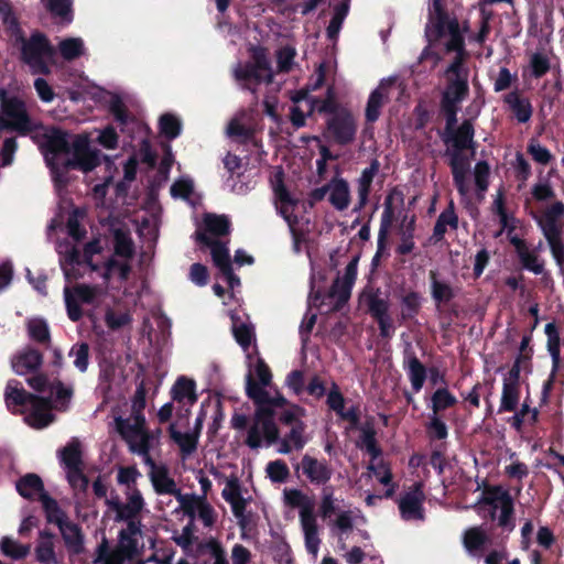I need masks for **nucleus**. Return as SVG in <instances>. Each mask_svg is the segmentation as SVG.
Masks as SVG:
<instances>
[{"instance_id":"nucleus-1","label":"nucleus","mask_w":564,"mask_h":564,"mask_svg":"<svg viewBox=\"0 0 564 564\" xmlns=\"http://www.w3.org/2000/svg\"><path fill=\"white\" fill-rule=\"evenodd\" d=\"M474 137L475 129L470 119H465L459 127L441 135L447 145L445 156L448 158L454 185L462 196H466L469 192L466 181L470 164L464 151L474 149Z\"/></svg>"},{"instance_id":"nucleus-2","label":"nucleus","mask_w":564,"mask_h":564,"mask_svg":"<svg viewBox=\"0 0 564 564\" xmlns=\"http://www.w3.org/2000/svg\"><path fill=\"white\" fill-rule=\"evenodd\" d=\"M4 400L11 412L21 413L24 422L34 429H43L54 420L50 402L26 392L15 380L8 381Z\"/></svg>"},{"instance_id":"nucleus-3","label":"nucleus","mask_w":564,"mask_h":564,"mask_svg":"<svg viewBox=\"0 0 564 564\" xmlns=\"http://www.w3.org/2000/svg\"><path fill=\"white\" fill-rule=\"evenodd\" d=\"M18 492L30 500H39L45 511L47 521L55 523L66 542L69 540V528L64 512L59 509L56 500L50 497L44 490L42 479L35 474H28L17 482Z\"/></svg>"},{"instance_id":"nucleus-4","label":"nucleus","mask_w":564,"mask_h":564,"mask_svg":"<svg viewBox=\"0 0 564 564\" xmlns=\"http://www.w3.org/2000/svg\"><path fill=\"white\" fill-rule=\"evenodd\" d=\"M250 53L253 62L238 64L234 77L242 89L256 95L257 87L262 83L271 84L274 76L265 47L252 46Z\"/></svg>"},{"instance_id":"nucleus-5","label":"nucleus","mask_w":564,"mask_h":564,"mask_svg":"<svg viewBox=\"0 0 564 564\" xmlns=\"http://www.w3.org/2000/svg\"><path fill=\"white\" fill-rule=\"evenodd\" d=\"M564 217V203L556 200L544 209L540 217H534L544 238L546 239L551 253L561 268L564 270V242L562 239Z\"/></svg>"},{"instance_id":"nucleus-6","label":"nucleus","mask_w":564,"mask_h":564,"mask_svg":"<svg viewBox=\"0 0 564 564\" xmlns=\"http://www.w3.org/2000/svg\"><path fill=\"white\" fill-rule=\"evenodd\" d=\"M358 261V256L349 261L345 268L343 279L339 280V278H337L325 296H323L319 291L315 292L313 295L314 304L319 302V305H323L326 299H336L328 312H339L350 299L351 289L357 278Z\"/></svg>"},{"instance_id":"nucleus-7","label":"nucleus","mask_w":564,"mask_h":564,"mask_svg":"<svg viewBox=\"0 0 564 564\" xmlns=\"http://www.w3.org/2000/svg\"><path fill=\"white\" fill-rule=\"evenodd\" d=\"M357 128V120L352 112L347 108H343L339 113L326 119L323 134L329 141L346 147L355 141Z\"/></svg>"},{"instance_id":"nucleus-8","label":"nucleus","mask_w":564,"mask_h":564,"mask_svg":"<svg viewBox=\"0 0 564 564\" xmlns=\"http://www.w3.org/2000/svg\"><path fill=\"white\" fill-rule=\"evenodd\" d=\"M22 57L32 73H47L50 65L53 63L54 51L46 39L36 33L28 41H22Z\"/></svg>"},{"instance_id":"nucleus-9","label":"nucleus","mask_w":564,"mask_h":564,"mask_svg":"<svg viewBox=\"0 0 564 564\" xmlns=\"http://www.w3.org/2000/svg\"><path fill=\"white\" fill-rule=\"evenodd\" d=\"M115 424L116 431L127 443L129 451L137 448L142 442H153V433L148 430L144 415H130L126 419L118 416L115 419Z\"/></svg>"},{"instance_id":"nucleus-10","label":"nucleus","mask_w":564,"mask_h":564,"mask_svg":"<svg viewBox=\"0 0 564 564\" xmlns=\"http://www.w3.org/2000/svg\"><path fill=\"white\" fill-rule=\"evenodd\" d=\"M127 502H121L119 496L112 495L109 499H106V506L116 512L115 521L122 522L126 520H133L139 517L144 508V499L141 491L133 487L131 491H126Z\"/></svg>"},{"instance_id":"nucleus-11","label":"nucleus","mask_w":564,"mask_h":564,"mask_svg":"<svg viewBox=\"0 0 564 564\" xmlns=\"http://www.w3.org/2000/svg\"><path fill=\"white\" fill-rule=\"evenodd\" d=\"M425 494L422 482H414L409 491L402 495L398 501L400 516L404 521H424Z\"/></svg>"},{"instance_id":"nucleus-12","label":"nucleus","mask_w":564,"mask_h":564,"mask_svg":"<svg viewBox=\"0 0 564 564\" xmlns=\"http://www.w3.org/2000/svg\"><path fill=\"white\" fill-rule=\"evenodd\" d=\"M302 469L306 479L315 486H325L333 476V467L326 459H317L305 454L301 463L295 466V470Z\"/></svg>"},{"instance_id":"nucleus-13","label":"nucleus","mask_w":564,"mask_h":564,"mask_svg":"<svg viewBox=\"0 0 564 564\" xmlns=\"http://www.w3.org/2000/svg\"><path fill=\"white\" fill-rule=\"evenodd\" d=\"M105 160L106 165L110 166V160L98 149H93L88 144L80 149L77 140L73 138V170L90 172L101 164Z\"/></svg>"},{"instance_id":"nucleus-14","label":"nucleus","mask_w":564,"mask_h":564,"mask_svg":"<svg viewBox=\"0 0 564 564\" xmlns=\"http://www.w3.org/2000/svg\"><path fill=\"white\" fill-rule=\"evenodd\" d=\"M402 366L406 371L413 392H420L427 378V370L425 366L420 361L410 344L403 351Z\"/></svg>"},{"instance_id":"nucleus-15","label":"nucleus","mask_w":564,"mask_h":564,"mask_svg":"<svg viewBox=\"0 0 564 564\" xmlns=\"http://www.w3.org/2000/svg\"><path fill=\"white\" fill-rule=\"evenodd\" d=\"M254 405L256 412L253 416V424L250 426L245 441L246 445L251 449H257L262 445L260 423L273 421L275 416V411L270 404V400H268L267 403H256Z\"/></svg>"},{"instance_id":"nucleus-16","label":"nucleus","mask_w":564,"mask_h":564,"mask_svg":"<svg viewBox=\"0 0 564 564\" xmlns=\"http://www.w3.org/2000/svg\"><path fill=\"white\" fill-rule=\"evenodd\" d=\"M395 195L399 197L400 203H403V194L397 188L390 191L389 194L386 196L383 203V213L381 215L380 229L378 234V251L373 258V261L379 258L380 251L384 249L388 231L394 221L395 212L393 206V199Z\"/></svg>"},{"instance_id":"nucleus-17","label":"nucleus","mask_w":564,"mask_h":564,"mask_svg":"<svg viewBox=\"0 0 564 564\" xmlns=\"http://www.w3.org/2000/svg\"><path fill=\"white\" fill-rule=\"evenodd\" d=\"M361 301L373 319L389 315V297L380 288L367 286L361 293Z\"/></svg>"},{"instance_id":"nucleus-18","label":"nucleus","mask_w":564,"mask_h":564,"mask_svg":"<svg viewBox=\"0 0 564 564\" xmlns=\"http://www.w3.org/2000/svg\"><path fill=\"white\" fill-rule=\"evenodd\" d=\"M394 84L393 78L381 80L380 85L370 93L366 106V120L367 122H376L381 113V108L389 100V87Z\"/></svg>"},{"instance_id":"nucleus-19","label":"nucleus","mask_w":564,"mask_h":564,"mask_svg":"<svg viewBox=\"0 0 564 564\" xmlns=\"http://www.w3.org/2000/svg\"><path fill=\"white\" fill-rule=\"evenodd\" d=\"M109 112L113 116L115 121L120 127V131L122 133H128L130 138H133L134 127L139 126V121L129 112L123 100L118 95L111 96Z\"/></svg>"},{"instance_id":"nucleus-20","label":"nucleus","mask_w":564,"mask_h":564,"mask_svg":"<svg viewBox=\"0 0 564 564\" xmlns=\"http://www.w3.org/2000/svg\"><path fill=\"white\" fill-rule=\"evenodd\" d=\"M106 91L95 85H89V80L84 73L75 69L73 66V102L78 101L79 99H86L87 96L95 102L101 101Z\"/></svg>"},{"instance_id":"nucleus-21","label":"nucleus","mask_w":564,"mask_h":564,"mask_svg":"<svg viewBox=\"0 0 564 564\" xmlns=\"http://www.w3.org/2000/svg\"><path fill=\"white\" fill-rule=\"evenodd\" d=\"M101 253V246L98 239H94L87 242L83 250H79L76 246L73 245V267L75 264L78 265H87L90 271L100 272L101 264L99 262L94 261V257ZM76 278L75 270L73 269V279Z\"/></svg>"},{"instance_id":"nucleus-22","label":"nucleus","mask_w":564,"mask_h":564,"mask_svg":"<svg viewBox=\"0 0 564 564\" xmlns=\"http://www.w3.org/2000/svg\"><path fill=\"white\" fill-rule=\"evenodd\" d=\"M196 240L200 242L202 245L210 248V254L214 264L221 270H227L229 267H231V260L229 250L226 246V243L215 240L207 236L205 232L196 231Z\"/></svg>"},{"instance_id":"nucleus-23","label":"nucleus","mask_w":564,"mask_h":564,"mask_svg":"<svg viewBox=\"0 0 564 564\" xmlns=\"http://www.w3.org/2000/svg\"><path fill=\"white\" fill-rule=\"evenodd\" d=\"M205 555H208L209 558L214 560L213 564H229L224 545L214 536L199 541L192 553V556L196 560H199Z\"/></svg>"},{"instance_id":"nucleus-24","label":"nucleus","mask_w":564,"mask_h":564,"mask_svg":"<svg viewBox=\"0 0 564 564\" xmlns=\"http://www.w3.org/2000/svg\"><path fill=\"white\" fill-rule=\"evenodd\" d=\"M446 85L442 93L441 102L457 105L469 95L468 78L465 77H445Z\"/></svg>"},{"instance_id":"nucleus-25","label":"nucleus","mask_w":564,"mask_h":564,"mask_svg":"<svg viewBox=\"0 0 564 564\" xmlns=\"http://www.w3.org/2000/svg\"><path fill=\"white\" fill-rule=\"evenodd\" d=\"M28 384L37 392H46L48 388L51 397L54 398L55 406L66 408L68 391L59 382L48 384L47 379L43 375H36L28 379Z\"/></svg>"},{"instance_id":"nucleus-26","label":"nucleus","mask_w":564,"mask_h":564,"mask_svg":"<svg viewBox=\"0 0 564 564\" xmlns=\"http://www.w3.org/2000/svg\"><path fill=\"white\" fill-rule=\"evenodd\" d=\"M436 270H430V291L436 305L447 304L456 297V290L448 281L440 280Z\"/></svg>"},{"instance_id":"nucleus-27","label":"nucleus","mask_w":564,"mask_h":564,"mask_svg":"<svg viewBox=\"0 0 564 564\" xmlns=\"http://www.w3.org/2000/svg\"><path fill=\"white\" fill-rule=\"evenodd\" d=\"M503 101L508 105L512 115L519 123H527L533 113L531 101L527 97H522L518 90H513L503 97Z\"/></svg>"},{"instance_id":"nucleus-28","label":"nucleus","mask_w":564,"mask_h":564,"mask_svg":"<svg viewBox=\"0 0 564 564\" xmlns=\"http://www.w3.org/2000/svg\"><path fill=\"white\" fill-rule=\"evenodd\" d=\"M42 364V356L35 349H24L13 356L11 366L13 371L19 376H24L35 369Z\"/></svg>"},{"instance_id":"nucleus-29","label":"nucleus","mask_w":564,"mask_h":564,"mask_svg":"<svg viewBox=\"0 0 564 564\" xmlns=\"http://www.w3.org/2000/svg\"><path fill=\"white\" fill-rule=\"evenodd\" d=\"M306 424L299 422L295 426L281 438L278 452L280 454H290L293 449L301 451L307 443L305 437Z\"/></svg>"},{"instance_id":"nucleus-30","label":"nucleus","mask_w":564,"mask_h":564,"mask_svg":"<svg viewBox=\"0 0 564 564\" xmlns=\"http://www.w3.org/2000/svg\"><path fill=\"white\" fill-rule=\"evenodd\" d=\"M447 226L453 230H457L458 228V216L455 213V205L453 200L448 203L447 207L438 215L436 219L433 228V235L431 237L435 243L444 239V236L447 231Z\"/></svg>"},{"instance_id":"nucleus-31","label":"nucleus","mask_w":564,"mask_h":564,"mask_svg":"<svg viewBox=\"0 0 564 564\" xmlns=\"http://www.w3.org/2000/svg\"><path fill=\"white\" fill-rule=\"evenodd\" d=\"M452 23V18L448 13L430 14L429 23L425 26V37L427 43L437 44L441 39L446 35L448 25Z\"/></svg>"},{"instance_id":"nucleus-32","label":"nucleus","mask_w":564,"mask_h":564,"mask_svg":"<svg viewBox=\"0 0 564 564\" xmlns=\"http://www.w3.org/2000/svg\"><path fill=\"white\" fill-rule=\"evenodd\" d=\"M150 479L153 488L158 495H173L178 494V488L173 478L169 475V469L165 465H160L159 468L150 471Z\"/></svg>"},{"instance_id":"nucleus-33","label":"nucleus","mask_w":564,"mask_h":564,"mask_svg":"<svg viewBox=\"0 0 564 564\" xmlns=\"http://www.w3.org/2000/svg\"><path fill=\"white\" fill-rule=\"evenodd\" d=\"M195 389V381L182 376L176 379L171 389L172 400L176 401L177 403L187 401L191 405H193L197 401Z\"/></svg>"},{"instance_id":"nucleus-34","label":"nucleus","mask_w":564,"mask_h":564,"mask_svg":"<svg viewBox=\"0 0 564 564\" xmlns=\"http://www.w3.org/2000/svg\"><path fill=\"white\" fill-rule=\"evenodd\" d=\"M329 203L337 210H345L350 203V192L348 182L344 178H334L329 184Z\"/></svg>"},{"instance_id":"nucleus-35","label":"nucleus","mask_w":564,"mask_h":564,"mask_svg":"<svg viewBox=\"0 0 564 564\" xmlns=\"http://www.w3.org/2000/svg\"><path fill=\"white\" fill-rule=\"evenodd\" d=\"M547 336V350L552 358L553 372H557L561 367V338L555 323H547L544 328Z\"/></svg>"},{"instance_id":"nucleus-36","label":"nucleus","mask_w":564,"mask_h":564,"mask_svg":"<svg viewBox=\"0 0 564 564\" xmlns=\"http://www.w3.org/2000/svg\"><path fill=\"white\" fill-rule=\"evenodd\" d=\"M422 295L416 291H409L401 296V319L410 322L415 319L422 308Z\"/></svg>"},{"instance_id":"nucleus-37","label":"nucleus","mask_w":564,"mask_h":564,"mask_svg":"<svg viewBox=\"0 0 564 564\" xmlns=\"http://www.w3.org/2000/svg\"><path fill=\"white\" fill-rule=\"evenodd\" d=\"M170 437L178 445L183 455H191L197 448L198 444V432L182 433L175 429V424L172 423L169 426Z\"/></svg>"},{"instance_id":"nucleus-38","label":"nucleus","mask_w":564,"mask_h":564,"mask_svg":"<svg viewBox=\"0 0 564 564\" xmlns=\"http://www.w3.org/2000/svg\"><path fill=\"white\" fill-rule=\"evenodd\" d=\"M360 437L358 446L365 448L372 459H377L382 454L381 447L378 445L377 432L372 424L367 423L360 427Z\"/></svg>"},{"instance_id":"nucleus-39","label":"nucleus","mask_w":564,"mask_h":564,"mask_svg":"<svg viewBox=\"0 0 564 564\" xmlns=\"http://www.w3.org/2000/svg\"><path fill=\"white\" fill-rule=\"evenodd\" d=\"M204 225L207 232L216 237L230 234L231 223L226 215L206 214Z\"/></svg>"},{"instance_id":"nucleus-40","label":"nucleus","mask_w":564,"mask_h":564,"mask_svg":"<svg viewBox=\"0 0 564 564\" xmlns=\"http://www.w3.org/2000/svg\"><path fill=\"white\" fill-rule=\"evenodd\" d=\"M341 109L343 108L339 107L338 102L335 99L333 88L329 87L327 89L326 98H311V107L308 110V115L316 110L319 113H326L329 117H332L336 116V113H339Z\"/></svg>"},{"instance_id":"nucleus-41","label":"nucleus","mask_w":564,"mask_h":564,"mask_svg":"<svg viewBox=\"0 0 564 564\" xmlns=\"http://www.w3.org/2000/svg\"><path fill=\"white\" fill-rule=\"evenodd\" d=\"M454 58L444 70V77H469V68L466 66V62L469 58V52L467 50L454 51Z\"/></svg>"},{"instance_id":"nucleus-42","label":"nucleus","mask_w":564,"mask_h":564,"mask_svg":"<svg viewBox=\"0 0 564 564\" xmlns=\"http://www.w3.org/2000/svg\"><path fill=\"white\" fill-rule=\"evenodd\" d=\"M431 402L433 414L438 415L440 412L455 406L458 401L457 398L446 387H442L433 392Z\"/></svg>"},{"instance_id":"nucleus-43","label":"nucleus","mask_w":564,"mask_h":564,"mask_svg":"<svg viewBox=\"0 0 564 564\" xmlns=\"http://www.w3.org/2000/svg\"><path fill=\"white\" fill-rule=\"evenodd\" d=\"M349 4L347 2H341L337 4L334 9V14L329 21V24L326 29L327 39L330 41H336L343 23L348 14Z\"/></svg>"},{"instance_id":"nucleus-44","label":"nucleus","mask_w":564,"mask_h":564,"mask_svg":"<svg viewBox=\"0 0 564 564\" xmlns=\"http://www.w3.org/2000/svg\"><path fill=\"white\" fill-rule=\"evenodd\" d=\"M449 39L445 43V52L452 53L454 51H463L466 48L465 36L460 32V23L457 18H452V23L448 25V30L446 31Z\"/></svg>"},{"instance_id":"nucleus-45","label":"nucleus","mask_w":564,"mask_h":564,"mask_svg":"<svg viewBox=\"0 0 564 564\" xmlns=\"http://www.w3.org/2000/svg\"><path fill=\"white\" fill-rule=\"evenodd\" d=\"M115 272H118L120 281H127L131 272V267L129 263L120 262L111 257L101 264L100 273L105 281H109Z\"/></svg>"},{"instance_id":"nucleus-46","label":"nucleus","mask_w":564,"mask_h":564,"mask_svg":"<svg viewBox=\"0 0 564 564\" xmlns=\"http://www.w3.org/2000/svg\"><path fill=\"white\" fill-rule=\"evenodd\" d=\"M159 130L167 140L176 139L182 132L181 120L172 113H164L159 119Z\"/></svg>"},{"instance_id":"nucleus-47","label":"nucleus","mask_w":564,"mask_h":564,"mask_svg":"<svg viewBox=\"0 0 564 564\" xmlns=\"http://www.w3.org/2000/svg\"><path fill=\"white\" fill-rule=\"evenodd\" d=\"M0 550L6 556L12 560H21L30 553L31 547L12 538L3 536L0 541Z\"/></svg>"},{"instance_id":"nucleus-48","label":"nucleus","mask_w":564,"mask_h":564,"mask_svg":"<svg viewBox=\"0 0 564 564\" xmlns=\"http://www.w3.org/2000/svg\"><path fill=\"white\" fill-rule=\"evenodd\" d=\"M489 541L487 533L479 527H473L464 533V546L469 551L481 550Z\"/></svg>"},{"instance_id":"nucleus-49","label":"nucleus","mask_w":564,"mask_h":564,"mask_svg":"<svg viewBox=\"0 0 564 564\" xmlns=\"http://www.w3.org/2000/svg\"><path fill=\"white\" fill-rule=\"evenodd\" d=\"M527 153L535 163L541 165H549L554 160V155L551 151L546 147L542 145L535 138H531L529 140Z\"/></svg>"},{"instance_id":"nucleus-50","label":"nucleus","mask_w":564,"mask_h":564,"mask_svg":"<svg viewBox=\"0 0 564 564\" xmlns=\"http://www.w3.org/2000/svg\"><path fill=\"white\" fill-rule=\"evenodd\" d=\"M503 505L500 506V516L498 517V525L507 531H512L514 524V506L513 499L510 494H505Z\"/></svg>"},{"instance_id":"nucleus-51","label":"nucleus","mask_w":564,"mask_h":564,"mask_svg":"<svg viewBox=\"0 0 564 564\" xmlns=\"http://www.w3.org/2000/svg\"><path fill=\"white\" fill-rule=\"evenodd\" d=\"M82 445L78 438L73 437V486L82 481L84 489L88 486V477L82 470Z\"/></svg>"},{"instance_id":"nucleus-52","label":"nucleus","mask_w":564,"mask_h":564,"mask_svg":"<svg viewBox=\"0 0 564 564\" xmlns=\"http://www.w3.org/2000/svg\"><path fill=\"white\" fill-rule=\"evenodd\" d=\"M267 386H262L257 382L251 372L246 377V394L253 401V403H267L269 400V392L264 389Z\"/></svg>"},{"instance_id":"nucleus-53","label":"nucleus","mask_w":564,"mask_h":564,"mask_svg":"<svg viewBox=\"0 0 564 564\" xmlns=\"http://www.w3.org/2000/svg\"><path fill=\"white\" fill-rule=\"evenodd\" d=\"M529 67L531 76L539 79L550 72L551 62L545 53L535 52L530 56Z\"/></svg>"},{"instance_id":"nucleus-54","label":"nucleus","mask_w":564,"mask_h":564,"mask_svg":"<svg viewBox=\"0 0 564 564\" xmlns=\"http://www.w3.org/2000/svg\"><path fill=\"white\" fill-rule=\"evenodd\" d=\"M414 231H415V216L413 215L410 221L405 225L401 235V243L397 247V253L400 256L410 254L414 248Z\"/></svg>"},{"instance_id":"nucleus-55","label":"nucleus","mask_w":564,"mask_h":564,"mask_svg":"<svg viewBox=\"0 0 564 564\" xmlns=\"http://www.w3.org/2000/svg\"><path fill=\"white\" fill-rule=\"evenodd\" d=\"M520 391L519 386L503 383L499 412H512L517 409Z\"/></svg>"},{"instance_id":"nucleus-56","label":"nucleus","mask_w":564,"mask_h":564,"mask_svg":"<svg viewBox=\"0 0 564 564\" xmlns=\"http://www.w3.org/2000/svg\"><path fill=\"white\" fill-rule=\"evenodd\" d=\"M427 437L431 441H443L448 436V429L445 422L435 414L430 415V420L425 425Z\"/></svg>"},{"instance_id":"nucleus-57","label":"nucleus","mask_w":564,"mask_h":564,"mask_svg":"<svg viewBox=\"0 0 564 564\" xmlns=\"http://www.w3.org/2000/svg\"><path fill=\"white\" fill-rule=\"evenodd\" d=\"M505 494H509V491L503 490L501 487H490L484 491V495L480 499L481 503L491 507L490 518L494 520L496 518V510L498 509V502L500 506L503 505V496Z\"/></svg>"},{"instance_id":"nucleus-58","label":"nucleus","mask_w":564,"mask_h":564,"mask_svg":"<svg viewBox=\"0 0 564 564\" xmlns=\"http://www.w3.org/2000/svg\"><path fill=\"white\" fill-rule=\"evenodd\" d=\"M36 558L43 564L55 563V554L52 536L48 534H41V540L35 550Z\"/></svg>"},{"instance_id":"nucleus-59","label":"nucleus","mask_w":564,"mask_h":564,"mask_svg":"<svg viewBox=\"0 0 564 564\" xmlns=\"http://www.w3.org/2000/svg\"><path fill=\"white\" fill-rule=\"evenodd\" d=\"M284 498L288 506L299 508L300 510H304L314 505V500L300 489H285Z\"/></svg>"},{"instance_id":"nucleus-60","label":"nucleus","mask_w":564,"mask_h":564,"mask_svg":"<svg viewBox=\"0 0 564 564\" xmlns=\"http://www.w3.org/2000/svg\"><path fill=\"white\" fill-rule=\"evenodd\" d=\"M265 470L272 482L283 484L290 476V469L286 463L282 459L268 463Z\"/></svg>"},{"instance_id":"nucleus-61","label":"nucleus","mask_w":564,"mask_h":564,"mask_svg":"<svg viewBox=\"0 0 564 564\" xmlns=\"http://www.w3.org/2000/svg\"><path fill=\"white\" fill-rule=\"evenodd\" d=\"M115 253L127 259H131L134 256L133 241L122 231H117L115 235Z\"/></svg>"},{"instance_id":"nucleus-62","label":"nucleus","mask_w":564,"mask_h":564,"mask_svg":"<svg viewBox=\"0 0 564 564\" xmlns=\"http://www.w3.org/2000/svg\"><path fill=\"white\" fill-rule=\"evenodd\" d=\"M175 497L177 501L181 503V508L184 511V513L191 519L195 518L197 509L200 505L199 501H203L205 498V496L183 495L181 490H178V494H176Z\"/></svg>"},{"instance_id":"nucleus-63","label":"nucleus","mask_w":564,"mask_h":564,"mask_svg":"<svg viewBox=\"0 0 564 564\" xmlns=\"http://www.w3.org/2000/svg\"><path fill=\"white\" fill-rule=\"evenodd\" d=\"M232 333L236 341L243 350H247L254 339L253 328L245 323L234 325Z\"/></svg>"},{"instance_id":"nucleus-64","label":"nucleus","mask_w":564,"mask_h":564,"mask_svg":"<svg viewBox=\"0 0 564 564\" xmlns=\"http://www.w3.org/2000/svg\"><path fill=\"white\" fill-rule=\"evenodd\" d=\"M29 336L37 341H45L50 337L48 327L42 318H31L28 322Z\"/></svg>"}]
</instances>
